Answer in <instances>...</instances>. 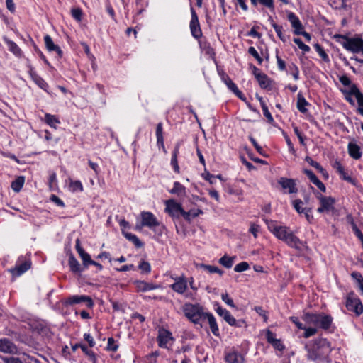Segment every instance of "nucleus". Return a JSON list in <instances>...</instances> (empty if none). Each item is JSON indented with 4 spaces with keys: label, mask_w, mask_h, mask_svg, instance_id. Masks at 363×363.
I'll return each instance as SVG.
<instances>
[{
    "label": "nucleus",
    "mask_w": 363,
    "mask_h": 363,
    "mask_svg": "<svg viewBox=\"0 0 363 363\" xmlns=\"http://www.w3.org/2000/svg\"><path fill=\"white\" fill-rule=\"evenodd\" d=\"M191 19L190 21V29L192 35L198 39L202 35L198 16L193 8H191Z\"/></svg>",
    "instance_id": "nucleus-9"
},
{
    "label": "nucleus",
    "mask_w": 363,
    "mask_h": 363,
    "mask_svg": "<svg viewBox=\"0 0 363 363\" xmlns=\"http://www.w3.org/2000/svg\"><path fill=\"white\" fill-rule=\"evenodd\" d=\"M162 130H163L162 123H159L157 125V128H156L157 143L159 147L161 146L163 149H164Z\"/></svg>",
    "instance_id": "nucleus-31"
},
{
    "label": "nucleus",
    "mask_w": 363,
    "mask_h": 363,
    "mask_svg": "<svg viewBox=\"0 0 363 363\" xmlns=\"http://www.w3.org/2000/svg\"><path fill=\"white\" fill-rule=\"evenodd\" d=\"M315 50L316 51L318 52V54L320 55V56L324 60H328V55L325 53V52L324 51V50L323 49V48L319 45V44H315Z\"/></svg>",
    "instance_id": "nucleus-53"
},
{
    "label": "nucleus",
    "mask_w": 363,
    "mask_h": 363,
    "mask_svg": "<svg viewBox=\"0 0 363 363\" xmlns=\"http://www.w3.org/2000/svg\"><path fill=\"white\" fill-rule=\"evenodd\" d=\"M83 262V266L86 268L89 264H91L93 260L91 259L90 255L87 252H84L79 255Z\"/></svg>",
    "instance_id": "nucleus-44"
},
{
    "label": "nucleus",
    "mask_w": 363,
    "mask_h": 363,
    "mask_svg": "<svg viewBox=\"0 0 363 363\" xmlns=\"http://www.w3.org/2000/svg\"><path fill=\"white\" fill-rule=\"evenodd\" d=\"M249 269V264L246 262H242L235 265L234 270L236 272H242Z\"/></svg>",
    "instance_id": "nucleus-47"
},
{
    "label": "nucleus",
    "mask_w": 363,
    "mask_h": 363,
    "mask_svg": "<svg viewBox=\"0 0 363 363\" xmlns=\"http://www.w3.org/2000/svg\"><path fill=\"white\" fill-rule=\"evenodd\" d=\"M173 340L172 333L169 331L164 328L159 330L157 340L160 347L167 348L168 342Z\"/></svg>",
    "instance_id": "nucleus-14"
},
{
    "label": "nucleus",
    "mask_w": 363,
    "mask_h": 363,
    "mask_svg": "<svg viewBox=\"0 0 363 363\" xmlns=\"http://www.w3.org/2000/svg\"><path fill=\"white\" fill-rule=\"evenodd\" d=\"M335 38L342 39V40L340 42L343 48L352 52H359L363 48V39L362 38H350L342 35H337Z\"/></svg>",
    "instance_id": "nucleus-5"
},
{
    "label": "nucleus",
    "mask_w": 363,
    "mask_h": 363,
    "mask_svg": "<svg viewBox=\"0 0 363 363\" xmlns=\"http://www.w3.org/2000/svg\"><path fill=\"white\" fill-rule=\"evenodd\" d=\"M84 340L88 342L90 347H93L96 342L93 338V337L89 333H85L84 335Z\"/></svg>",
    "instance_id": "nucleus-59"
},
{
    "label": "nucleus",
    "mask_w": 363,
    "mask_h": 363,
    "mask_svg": "<svg viewBox=\"0 0 363 363\" xmlns=\"http://www.w3.org/2000/svg\"><path fill=\"white\" fill-rule=\"evenodd\" d=\"M348 152H349L350 155L355 160L359 159L361 157L362 154L360 152V148L356 144L351 143H349Z\"/></svg>",
    "instance_id": "nucleus-27"
},
{
    "label": "nucleus",
    "mask_w": 363,
    "mask_h": 363,
    "mask_svg": "<svg viewBox=\"0 0 363 363\" xmlns=\"http://www.w3.org/2000/svg\"><path fill=\"white\" fill-rule=\"evenodd\" d=\"M81 349L84 352V354L86 355H87L94 363L96 362V356H95L94 353L93 352V351L89 350L85 345H83L82 346H81Z\"/></svg>",
    "instance_id": "nucleus-41"
},
{
    "label": "nucleus",
    "mask_w": 363,
    "mask_h": 363,
    "mask_svg": "<svg viewBox=\"0 0 363 363\" xmlns=\"http://www.w3.org/2000/svg\"><path fill=\"white\" fill-rule=\"evenodd\" d=\"M44 41H45V46L48 50L55 51L58 54L59 57H62V51L61 50L60 48L58 45H55L53 43V41L50 35H46L44 37Z\"/></svg>",
    "instance_id": "nucleus-21"
},
{
    "label": "nucleus",
    "mask_w": 363,
    "mask_h": 363,
    "mask_svg": "<svg viewBox=\"0 0 363 363\" xmlns=\"http://www.w3.org/2000/svg\"><path fill=\"white\" fill-rule=\"evenodd\" d=\"M225 360L227 363H244L245 358L242 354L236 351H232L227 353L225 356Z\"/></svg>",
    "instance_id": "nucleus-17"
},
{
    "label": "nucleus",
    "mask_w": 363,
    "mask_h": 363,
    "mask_svg": "<svg viewBox=\"0 0 363 363\" xmlns=\"http://www.w3.org/2000/svg\"><path fill=\"white\" fill-rule=\"evenodd\" d=\"M0 352L7 354H17L18 348L8 338L0 339Z\"/></svg>",
    "instance_id": "nucleus-12"
},
{
    "label": "nucleus",
    "mask_w": 363,
    "mask_h": 363,
    "mask_svg": "<svg viewBox=\"0 0 363 363\" xmlns=\"http://www.w3.org/2000/svg\"><path fill=\"white\" fill-rule=\"evenodd\" d=\"M139 269L143 272H145V273H149L151 271V267H150V264L149 262H145V261H143L140 264H139Z\"/></svg>",
    "instance_id": "nucleus-50"
},
{
    "label": "nucleus",
    "mask_w": 363,
    "mask_h": 363,
    "mask_svg": "<svg viewBox=\"0 0 363 363\" xmlns=\"http://www.w3.org/2000/svg\"><path fill=\"white\" fill-rule=\"evenodd\" d=\"M134 284L135 285L138 291H147L160 288L158 285L144 281H135Z\"/></svg>",
    "instance_id": "nucleus-18"
},
{
    "label": "nucleus",
    "mask_w": 363,
    "mask_h": 363,
    "mask_svg": "<svg viewBox=\"0 0 363 363\" xmlns=\"http://www.w3.org/2000/svg\"><path fill=\"white\" fill-rule=\"evenodd\" d=\"M302 319L307 325H313L316 328H319L323 330H328L333 322L332 316L323 313H305Z\"/></svg>",
    "instance_id": "nucleus-3"
},
{
    "label": "nucleus",
    "mask_w": 363,
    "mask_h": 363,
    "mask_svg": "<svg viewBox=\"0 0 363 363\" xmlns=\"http://www.w3.org/2000/svg\"><path fill=\"white\" fill-rule=\"evenodd\" d=\"M223 319L230 325H233L236 323L235 318L231 315L230 313L228 311V312H225L224 315L223 316Z\"/></svg>",
    "instance_id": "nucleus-49"
},
{
    "label": "nucleus",
    "mask_w": 363,
    "mask_h": 363,
    "mask_svg": "<svg viewBox=\"0 0 363 363\" xmlns=\"http://www.w3.org/2000/svg\"><path fill=\"white\" fill-rule=\"evenodd\" d=\"M272 345L274 347V349L279 351H283L285 349L284 345L282 344L281 341L279 339L274 341V344Z\"/></svg>",
    "instance_id": "nucleus-64"
},
{
    "label": "nucleus",
    "mask_w": 363,
    "mask_h": 363,
    "mask_svg": "<svg viewBox=\"0 0 363 363\" xmlns=\"http://www.w3.org/2000/svg\"><path fill=\"white\" fill-rule=\"evenodd\" d=\"M30 267V263L29 262H25L15 268L11 269V272L14 276H20L26 272Z\"/></svg>",
    "instance_id": "nucleus-25"
},
{
    "label": "nucleus",
    "mask_w": 363,
    "mask_h": 363,
    "mask_svg": "<svg viewBox=\"0 0 363 363\" xmlns=\"http://www.w3.org/2000/svg\"><path fill=\"white\" fill-rule=\"evenodd\" d=\"M255 311L261 316L263 317L264 322L267 320V311L264 310L261 306L255 307Z\"/></svg>",
    "instance_id": "nucleus-58"
},
{
    "label": "nucleus",
    "mask_w": 363,
    "mask_h": 363,
    "mask_svg": "<svg viewBox=\"0 0 363 363\" xmlns=\"http://www.w3.org/2000/svg\"><path fill=\"white\" fill-rule=\"evenodd\" d=\"M24 182H25L24 177L20 176V177H17L11 183L12 189L16 192H18L22 189Z\"/></svg>",
    "instance_id": "nucleus-35"
},
{
    "label": "nucleus",
    "mask_w": 363,
    "mask_h": 363,
    "mask_svg": "<svg viewBox=\"0 0 363 363\" xmlns=\"http://www.w3.org/2000/svg\"><path fill=\"white\" fill-rule=\"evenodd\" d=\"M218 262L226 268L232 267L234 262V257H230L227 255H224L220 258Z\"/></svg>",
    "instance_id": "nucleus-36"
},
{
    "label": "nucleus",
    "mask_w": 363,
    "mask_h": 363,
    "mask_svg": "<svg viewBox=\"0 0 363 363\" xmlns=\"http://www.w3.org/2000/svg\"><path fill=\"white\" fill-rule=\"evenodd\" d=\"M259 3L264 6L269 8L271 11L274 10V1L273 0H259Z\"/></svg>",
    "instance_id": "nucleus-56"
},
{
    "label": "nucleus",
    "mask_w": 363,
    "mask_h": 363,
    "mask_svg": "<svg viewBox=\"0 0 363 363\" xmlns=\"http://www.w3.org/2000/svg\"><path fill=\"white\" fill-rule=\"evenodd\" d=\"M262 108L263 111L264 116L267 118V120L269 123H272L274 121V119H273L272 114L269 111V109H268L267 105L262 104Z\"/></svg>",
    "instance_id": "nucleus-54"
},
{
    "label": "nucleus",
    "mask_w": 363,
    "mask_h": 363,
    "mask_svg": "<svg viewBox=\"0 0 363 363\" xmlns=\"http://www.w3.org/2000/svg\"><path fill=\"white\" fill-rule=\"evenodd\" d=\"M316 197L318 199L320 206L317 208L319 213H328L334 210L335 199L331 196H325L320 193H317Z\"/></svg>",
    "instance_id": "nucleus-7"
},
{
    "label": "nucleus",
    "mask_w": 363,
    "mask_h": 363,
    "mask_svg": "<svg viewBox=\"0 0 363 363\" xmlns=\"http://www.w3.org/2000/svg\"><path fill=\"white\" fill-rule=\"evenodd\" d=\"M183 312L185 316L195 324L201 325L204 320L206 312L203 307L199 304L185 303L183 306Z\"/></svg>",
    "instance_id": "nucleus-4"
},
{
    "label": "nucleus",
    "mask_w": 363,
    "mask_h": 363,
    "mask_svg": "<svg viewBox=\"0 0 363 363\" xmlns=\"http://www.w3.org/2000/svg\"><path fill=\"white\" fill-rule=\"evenodd\" d=\"M50 200L52 202H54L58 206H60V207H64L65 206L64 202L58 196H57L56 195H54V194L50 196Z\"/></svg>",
    "instance_id": "nucleus-60"
},
{
    "label": "nucleus",
    "mask_w": 363,
    "mask_h": 363,
    "mask_svg": "<svg viewBox=\"0 0 363 363\" xmlns=\"http://www.w3.org/2000/svg\"><path fill=\"white\" fill-rule=\"evenodd\" d=\"M118 345L115 343V340L113 337L108 338L107 350L110 351H116Z\"/></svg>",
    "instance_id": "nucleus-51"
},
{
    "label": "nucleus",
    "mask_w": 363,
    "mask_h": 363,
    "mask_svg": "<svg viewBox=\"0 0 363 363\" xmlns=\"http://www.w3.org/2000/svg\"><path fill=\"white\" fill-rule=\"evenodd\" d=\"M333 167L336 169L342 179L351 184H354V179H353L350 176L347 174L345 170V168L342 166L340 162L335 161L333 164Z\"/></svg>",
    "instance_id": "nucleus-19"
},
{
    "label": "nucleus",
    "mask_w": 363,
    "mask_h": 363,
    "mask_svg": "<svg viewBox=\"0 0 363 363\" xmlns=\"http://www.w3.org/2000/svg\"><path fill=\"white\" fill-rule=\"evenodd\" d=\"M69 265L71 271L74 273H79L83 270L79 262L73 255H70L69 257Z\"/></svg>",
    "instance_id": "nucleus-30"
},
{
    "label": "nucleus",
    "mask_w": 363,
    "mask_h": 363,
    "mask_svg": "<svg viewBox=\"0 0 363 363\" xmlns=\"http://www.w3.org/2000/svg\"><path fill=\"white\" fill-rule=\"evenodd\" d=\"M287 17L289 21L291 24V26L294 28V33L296 35L299 34V32L303 30V26L299 18L293 12H289Z\"/></svg>",
    "instance_id": "nucleus-16"
},
{
    "label": "nucleus",
    "mask_w": 363,
    "mask_h": 363,
    "mask_svg": "<svg viewBox=\"0 0 363 363\" xmlns=\"http://www.w3.org/2000/svg\"><path fill=\"white\" fill-rule=\"evenodd\" d=\"M171 289L175 292L182 294L187 289V280L184 275L176 277L174 283L170 285Z\"/></svg>",
    "instance_id": "nucleus-11"
},
{
    "label": "nucleus",
    "mask_w": 363,
    "mask_h": 363,
    "mask_svg": "<svg viewBox=\"0 0 363 363\" xmlns=\"http://www.w3.org/2000/svg\"><path fill=\"white\" fill-rule=\"evenodd\" d=\"M269 230L278 239L284 241L289 246L294 247L299 251L307 249L303 242L300 240L290 229L286 226L278 225L274 221H267Z\"/></svg>",
    "instance_id": "nucleus-2"
},
{
    "label": "nucleus",
    "mask_w": 363,
    "mask_h": 363,
    "mask_svg": "<svg viewBox=\"0 0 363 363\" xmlns=\"http://www.w3.org/2000/svg\"><path fill=\"white\" fill-rule=\"evenodd\" d=\"M67 303L71 305L85 303L88 308H92L94 302L91 297L88 296H72L68 298Z\"/></svg>",
    "instance_id": "nucleus-13"
},
{
    "label": "nucleus",
    "mask_w": 363,
    "mask_h": 363,
    "mask_svg": "<svg viewBox=\"0 0 363 363\" xmlns=\"http://www.w3.org/2000/svg\"><path fill=\"white\" fill-rule=\"evenodd\" d=\"M179 154V145H176L172 152V157L171 160V164L174 168V170L177 172H179V167L177 162V155Z\"/></svg>",
    "instance_id": "nucleus-34"
},
{
    "label": "nucleus",
    "mask_w": 363,
    "mask_h": 363,
    "mask_svg": "<svg viewBox=\"0 0 363 363\" xmlns=\"http://www.w3.org/2000/svg\"><path fill=\"white\" fill-rule=\"evenodd\" d=\"M196 266L197 268L203 269L210 274L218 273L220 276L223 274V271L216 266L207 265L204 264H196Z\"/></svg>",
    "instance_id": "nucleus-28"
},
{
    "label": "nucleus",
    "mask_w": 363,
    "mask_h": 363,
    "mask_svg": "<svg viewBox=\"0 0 363 363\" xmlns=\"http://www.w3.org/2000/svg\"><path fill=\"white\" fill-rule=\"evenodd\" d=\"M307 358L318 363L328 362V356L331 352L330 342L324 338H318L305 345Z\"/></svg>",
    "instance_id": "nucleus-1"
},
{
    "label": "nucleus",
    "mask_w": 363,
    "mask_h": 363,
    "mask_svg": "<svg viewBox=\"0 0 363 363\" xmlns=\"http://www.w3.org/2000/svg\"><path fill=\"white\" fill-rule=\"evenodd\" d=\"M141 225L146 226L151 229L159 226L160 223L156 217L150 212L143 211L141 213Z\"/></svg>",
    "instance_id": "nucleus-10"
},
{
    "label": "nucleus",
    "mask_w": 363,
    "mask_h": 363,
    "mask_svg": "<svg viewBox=\"0 0 363 363\" xmlns=\"http://www.w3.org/2000/svg\"><path fill=\"white\" fill-rule=\"evenodd\" d=\"M2 359L4 363H23L20 358L15 357H5Z\"/></svg>",
    "instance_id": "nucleus-52"
},
{
    "label": "nucleus",
    "mask_w": 363,
    "mask_h": 363,
    "mask_svg": "<svg viewBox=\"0 0 363 363\" xmlns=\"http://www.w3.org/2000/svg\"><path fill=\"white\" fill-rule=\"evenodd\" d=\"M169 193L172 194H176L180 198H183L186 195V188L179 182H175L174 183V186L169 191Z\"/></svg>",
    "instance_id": "nucleus-24"
},
{
    "label": "nucleus",
    "mask_w": 363,
    "mask_h": 363,
    "mask_svg": "<svg viewBox=\"0 0 363 363\" xmlns=\"http://www.w3.org/2000/svg\"><path fill=\"white\" fill-rule=\"evenodd\" d=\"M308 105V103L306 100V99L303 97V96L299 93L297 96V108L298 110L303 113H305L307 112V108H306V106Z\"/></svg>",
    "instance_id": "nucleus-29"
},
{
    "label": "nucleus",
    "mask_w": 363,
    "mask_h": 363,
    "mask_svg": "<svg viewBox=\"0 0 363 363\" xmlns=\"http://www.w3.org/2000/svg\"><path fill=\"white\" fill-rule=\"evenodd\" d=\"M72 17L78 22L82 21V11L80 8H74L71 10Z\"/></svg>",
    "instance_id": "nucleus-43"
},
{
    "label": "nucleus",
    "mask_w": 363,
    "mask_h": 363,
    "mask_svg": "<svg viewBox=\"0 0 363 363\" xmlns=\"http://www.w3.org/2000/svg\"><path fill=\"white\" fill-rule=\"evenodd\" d=\"M223 82L226 84L228 88L233 92L238 89L236 84L233 82L231 79L226 74H223L222 77Z\"/></svg>",
    "instance_id": "nucleus-38"
},
{
    "label": "nucleus",
    "mask_w": 363,
    "mask_h": 363,
    "mask_svg": "<svg viewBox=\"0 0 363 363\" xmlns=\"http://www.w3.org/2000/svg\"><path fill=\"white\" fill-rule=\"evenodd\" d=\"M266 338H267V342L269 343H270L271 345H273L274 341L278 340L275 337V335L269 330H267Z\"/></svg>",
    "instance_id": "nucleus-55"
},
{
    "label": "nucleus",
    "mask_w": 363,
    "mask_h": 363,
    "mask_svg": "<svg viewBox=\"0 0 363 363\" xmlns=\"http://www.w3.org/2000/svg\"><path fill=\"white\" fill-rule=\"evenodd\" d=\"M45 122L51 127L56 128V125L60 123L59 120L53 115L46 113L45 115Z\"/></svg>",
    "instance_id": "nucleus-37"
},
{
    "label": "nucleus",
    "mask_w": 363,
    "mask_h": 363,
    "mask_svg": "<svg viewBox=\"0 0 363 363\" xmlns=\"http://www.w3.org/2000/svg\"><path fill=\"white\" fill-rule=\"evenodd\" d=\"M312 208L309 207V208H307L303 212V213H304L305 215V217L306 218V220L311 223L313 220V216L312 215Z\"/></svg>",
    "instance_id": "nucleus-61"
},
{
    "label": "nucleus",
    "mask_w": 363,
    "mask_h": 363,
    "mask_svg": "<svg viewBox=\"0 0 363 363\" xmlns=\"http://www.w3.org/2000/svg\"><path fill=\"white\" fill-rule=\"evenodd\" d=\"M294 42L304 52H308L310 51V47L308 45L304 44L300 38H294Z\"/></svg>",
    "instance_id": "nucleus-46"
},
{
    "label": "nucleus",
    "mask_w": 363,
    "mask_h": 363,
    "mask_svg": "<svg viewBox=\"0 0 363 363\" xmlns=\"http://www.w3.org/2000/svg\"><path fill=\"white\" fill-rule=\"evenodd\" d=\"M122 233L124 235V237L129 241L132 242L135 245V247L139 248L143 246V243L138 239V238L135 235L126 232L123 229L122 230Z\"/></svg>",
    "instance_id": "nucleus-26"
},
{
    "label": "nucleus",
    "mask_w": 363,
    "mask_h": 363,
    "mask_svg": "<svg viewBox=\"0 0 363 363\" xmlns=\"http://www.w3.org/2000/svg\"><path fill=\"white\" fill-rule=\"evenodd\" d=\"M279 184L284 189L288 190L289 194H294L298 191L296 184L292 179L281 177L279 181Z\"/></svg>",
    "instance_id": "nucleus-15"
},
{
    "label": "nucleus",
    "mask_w": 363,
    "mask_h": 363,
    "mask_svg": "<svg viewBox=\"0 0 363 363\" xmlns=\"http://www.w3.org/2000/svg\"><path fill=\"white\" fill-rule=\"evenodd\" d=\"M304 330V334H303V337L305 338H308L311 336H313L314 335H315L318 332V329L315 327H305L304 326V328L303 329Z\"/></svg>",
    "instance_id": "nucleus-42"
},
{
    "label": "nucleus",
    "mask_w": 363,
    "mask_h": 363,
    "mask_svg": "<svg viewBox=\"0 0 363 363\" xmlns=\"http://www.w3.org/2000/svg\"><path fill=\"white\" fill-rule=\"evenodd\" d=\"M221 298L223 302L232 308H235L233 299L229 296L227 293H223L221 294Z\"/></svg>",
    "instance_id": "nucleus-48"
},
{
    "label": "nucleus",
    "mask_w": 363,
    "mask_h": 363,
    "mask_svg": "<svg viewBox=\"0 0 363 363\" xmlns=\"http://www.w3.org/2000/svg\"><path fill=\"white\" fill-rule=\"evenodd\" d=\"M4 40H5V42L6 43L9 50L11 52H12L16 56L21 55V50L14 42L10 40H8L7 38H5Z\"/></svg>",
    "instance_id": "nucleus-33"
},
{
    "label": "nucleus",
    "mask_w": 363,
    "mask_h": 363,
    "mask_svg": "<svg viewBox=\"0 0 363 363\" xmlns=\"http://www.w3.org/2000/svg\"><path fill=\"white\" fill-rule=\"evenodd\" d=\"M303 201L301 199H296L293 201V206L298 213H302L307 208V207L303 208Z\"/></svg>",
    "instance_id": "nucleus-40"
},
{
    "label": "nucleus",
    "mask_w": 363,
    "mask_h": 363,
    "mask_svg": "<svg viewBox=\"0 0 363 363\" xmlns=\"http://www.w3.org/2000/svg\"><path fill=\"white\" fill-rule=\"evenodd\" d=\"M69 188L72 191H82L83 186L79 181H70Z\"/></svg>",
    "instance_id": "nucleus-39"
},
{
    "label": "nucleus",
    "mask_w": 363,
    "mask_h": 363,
    "mask_svg": "<svg viewBox=\"0 0 363 363\" xmlns=\"http://www.w3.org/2000/svg\"><path fill=\"white\" fill-rule=\"evenodd\" d=\"M29 74L31 77V79L33 80V82L42 89L47 91V89L48 87V84L45 82V81L42 79L40 76L38 75V74L33 70V69H30L29 71Z\"/></svg>",
    "instance_id": "nucleus-22"
},
{
    "label": "nucleus",
    "mask_w": 363,
    "mask_h": 363,
    "mask_svg": "<svg viewBox=\"0 0 363 363\" xmlns=\"http://www.w3.org/2000/svg\"><path fill=\"white\" fill-rule=\"evenodd\" d=\"M233 93L242 101H245L250 109H252L251 105L247 101L246 97L238 89V88L233 91Z\"/></svg>",
    "instance_id": "nucleus-57"
},
{
    "label": "nucleus",
    "mask_w": 363,
    "mask_h": 363,
    "mask_svg": "<svg viewBox=\"0 0 363 363\" xmlns=\"http://www.w3.org/2000/svg\"><path fill=\"white\" fill-rule=\"evenodd\" d=\"M272 26L274 28V29L275 30L277 35L279 36V38L283 41V42H285L286 40L285 36L283 34V28L282 26H279L276 23H272Z\"/></svg>",
    "instance_id": "nucleus-45"
},
{
    "label": "nucleus",
    "mask_w": 363,
    "mask_h": 363,
    "mask_svg": "<svg viewBox=\"0 0 363 363\" xmlns=\"http://www.w3.org/2000/svg\"><path fill=\"white\" fill-rule=\"evenodd\" d=\"M256 79L257 80V82H259V86L262 89H266V88H267L270 85V80H269V79L264 73L257 74Z\"/></svg>",
    "instance_id": "nucleus-32"
},
{
    "label": "nucleus",
    "mask_w": 363,
    "mask_h": 363,
    "mask_svg": "<svg viewBox=\"0 0 363 363\" xmlns=\"http://www.w3.org/2000/svg\"><path fill=\"white\" fill-rule=\"evenodd\" d=\"M250 140L251 141V143H252V145H254L255 148L257 150V151L262 155H264L263 154V149L262 147L259 145V144L257 143V141L255 140V138H252V137H250Z\"/></svg>",
    "instance_id": "nucleus-63"
},
{
    "label": "nucleus",
    "mask_w": 363,
    "mask_h": 363,
    "mask_svg": "<svg viewBox=\"0 0 363 363\" xmlns=\"http://www.w3.org/2000/svg\"><path fill=\"white\" fill-rule=\"evenodd\" d=\"M205 319L208 320V324H209V326H210L212 333L215 336H218L219 335L218 327L216 319H215L214 316L213 315V314L206 313L204 316V320Z\"/></svg>",
    "instance_id": "nucleus-23"
},
{
    "label": "nucleus",
    "mask_w": 363,
    "mask_h": 363,
    "mask_svg": "<svg viewBox=\"0 0 363 363\" xmlns=\"http://www.w3.org/2000/svg\"><path fill=\"white\" fill-rule=\"evenodd\" d=\"M259 230V226L255 223L250 224V228L249 231L253 235V236L256 238L257 237V233Z\"/></svg>",
    "instance_id": "nucleus-62"
},
{
    "label": "nucleus",
    "mask_w": 363,
    "mask_h": 363,
    "mask_svg": "<svg viewBox=\"0 0 363 363\" xmlns=\"http://www.w3.org/2000/svg\"><path fill=\"white\" fill-rule=\"evenodd\" d=\"M166 208L165 211L172 218H179L182 216L183 208L182 205L176 202L174 199H169L165 201Z\"/></svg>",
    "instance_id": "nucleus-8"
},
{
    "label": "nucleus",
    "mask_w": 363,
    "mask_h": 363,
    "mask_svg": "<svg viewBox=\"0 0 363 363\" xmlns=\"http://www.w3.org/2000/svg\"><path fill=\"white\" fill-rule=\"evenodd\" d=\"M303 172L308 176V179L323 192H325L326 188L323 183L320 182L314 173L309 169H304Z\"/></svg>",
    "instance_id": "nucleus-20"
},
{
    "label": "nucleus",
    "mask_w": 363,
    "mask_h": 363,
    "mask_svg": "<svg viewBox=\"0 0 363 363\" xmlns=\"http://www.w3.org/2000/svg\"><path fill=\"white\" fill-rule=\"evenodd\" d=\"M345 306L348 311L354 312L356 315H359L363 312V306L353 292L348 294Z\"/></svg>",
    "instance_id": "nucleus-6"
}]
</instances>
